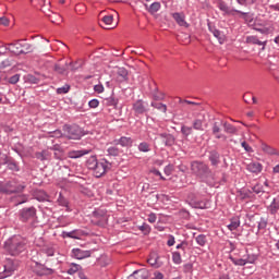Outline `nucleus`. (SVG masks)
Here are the masks:
<instances>
[{
    "instance_id": "obj_1",
    "label": "nucleus",
    "mask_w": 279,
    "mask_h": 279,
    "mask_svg": "<svg viewBox=\"0 0 279 279\" xmlns=\"http://www.w3.org/2000/svg\"><path fill=\"white\" fill-rule=\"evenodd\" d=\"M4 250L9 256H21L27 250V240L21 235H14L4 242Z\"/></svg>"
},
{
    "instance_id": "obj_2",
    "label": "nucleus",
    "mask_w": 279,
    "mask_h": 279,
    "mask_svg": "<svg viewBox=\"0 0 279 279\" xmlns=\"http://www.w3.org/2000/svg\"><path fill=\"white\" fill-rule=\"evenodd\" d=\"M112 163L106 159L97 160L96 156H92L87 160V168L94 172L95 178H101L106 175V172L110 171Z\"/></svg>"
},
{
    "instance_id": "obj_3",
    "label": "nucleus",
    "mask_w": 279,
    "mask_h": 279,
    "mask_svg": "<svg viewBox=\"0 0 279 279\" xmlns=\"http://www.w3.org/2000/svg\"><path fill=\"white\" fill-rule=\"evenodd\" d=\"M191 171L196 178L202 180V182H206L209 186H213V183L208 182V180L213 179V171L208 165L203 161H193L191 163Z\"/></svg>"
},
{
    "instance_id": "obj_4",
    "label": "nucleus",
    "mask_w": 279,
    "mask_h": 279,
    "mask_svg": "<svg viewBox=\"0 0 279 279\" xmlns=\"http://www.w3.org/2000/svg\"><path fill=\"white\" fill-rule=\"evenodd\" d=\"M24 183H20L16 179L8 181L7 183H0V193L5 195H12L14 193H23L25 191Z\"/></svg>"
},
{
    "instance_id": "obj_5",
    "label": "nucleus",
    "mask_w": 279,
    "mask_h": 279,
    "mask_svg": "<svg viewBox=\"0 0 279 279\" xmlns=\"http://www.w3.org/2000/svg\"><path fill=\"white\" fill-rule=\"evenodd\" d=\"M63 132L66 138H70L72 141H80V138L84 136V131L77 124H64Z\"/></svg>"
},
{
    "instance_id": "obj_6",
    "label": "nucleus",
    "mask_w": 279,
    "mask_h": 279,
    "mask_svg": "<svg viewBox=\"0 0 279 279\" xmlns=\"http://www.w3.org/2000/svg\"><path fill=\"white\" fill-rule=\"evenodd\" d=\"M8 49L12 53H15V56H21L23 53H29L32 51V46L25 40H20L9 44Z\"/></svg>"
},
{
    "instance_id": "obj_7",
    "label": "nucleus",
    "mask_w": 279,
    "mask_h": 279,
    "mask_svg": "<svg viewBox=\"0 0 279 279\" xmlns=\"http://www.w3.org/2000/svg\"><path fill=\"white\" fill-rule=\"evenodd\" d=\"M187 203L192 208H201L202 210L206 208V201H204V195L199 192H191L187 195Z\"/></svg>"
},
{
    "instance_id": "obj_8",
    "label": "nucleus",
    "mask_w": 279,
    "mask_h": 279,
    "mask_svg": "<svg viewBox=\"0 0 279 279\" xmlns=\"http://www.w3.org/2000/svg\"><path fill=\"white\" fill-rule=\"evenodd\" d=\"M16 269H19V260L7 259V262L3 265V270L0 271V278L1 279L10 278V276L14 275Z\"/></svg>"
},
{
    "instance_id": "obj_9",
    "label": "nucleus",
    "mask_w": 279,
    "mask_h": 279,
    "mask_svg": "<svg viewBox=\"0 0 279 279\" xmlns=\"http://www.w3.org/2000/svg\"><path fill=\"white\" fill-rule=\"evenodd\" d=\"M245 23L246 25H248V27H252V29H255V32H260V34H269V28L263 27V25L258 23V20H256L254 14L246 13Z\"/></svg>"
},
{
    "instance_id": "obj_10",
    "label": "nucleus",
    "mask_w": 279,
    "mask_h": 279,
    "mask_svg": "<svg viewBox=\"0 0 279 279\" xmlns=\"http://www.w3.org/2000/svg\"><path fill=\"white\" fill-rule=\"evenodd\" d=\"M194 120L192 122L193 130L204 132L206 130V116L204 113H193Z\"/></svg>"
},
{
    "instance_id": "obj_11",
    "label": "nucleus",
    "mask_w": 279,
    "mask_h": 279,
    "mask_svg": "<svg viewBox=\"0 0 279 279\" xmlns=\"http://www.w3.org/2000/svg\"><path fill=\"white\" fill-rule=\"evenodd\" d=\"M34 274L37 276H53L56 272L52 268H48L47 266L36 262L35 266L33 267Z\"/></svg>"
},
{
    "instance_id": "obj_12",
    "label": "nucleus",
    "mask_w": 279,
    "mask_h": 279,
    "mask_svg": "<svg viewBox=\"0 0 279 279\" xmlns=\"http://www.w3.org/2000/svg\"><path fill=\"white\" fill-rule=\"evenodd\" d=\"M248 226L251 228H258V230H265L267 228V220L260 218L259 216H248Z\"/></svg>"
},
{
    "instance_id": "obj_13",
    "label": "nucleus",
    "mask_w": 279,
    "mask_h": 279,
    "mask_svg": "<svg viewBox=\"0 0 279 279\" xmlns=\"http://www.w3.org/2000/svg\"><path fill=\"white\" fill-rule=\"evenodd\" d=\"M34 217H36V208L28 207L21 210L22 221H29V219H34Z\"/></svg>"
},
{
    "instance_id": "obj_14",
    "label": "nucleus",
    "mask_w": 279,
    "mask_h": 279,
    "mask_svg": "<svg viewBox=\"0 0 279 279\" xmlns=\"http://www.w3.org/2000/svg\"><path fill=\"white\" fill-rule=\"evenodd\" d=\"M133 111L135 112L136 117H138V114H145V112H147V102L137 100L133 104Z\"/></svg>"
},
{
    "instance_id": "obj_15",
    "label": "nucleus",
    "mask_w": 279,
    "mask_h": 279,
    "mask_svg": "<svg viewBox=\"0 0 279 279\" xmlns=\"http://www.w3.org/2000/svg\"><path fill=\"white\" fill-rule=\"evenodd\" d=\"M72 256H73V258H76L77 260H84V258H90V251L73 248Z\"/></svg>"
},
{
    "instance_id": "obj_16",
    "label": "nucleus",
    "mask_w": 279,
    "mask_h": 279,
    "mask_svg": "<svg viewBox=\"0 0 279 279\" xmlns=\"http://www.w3.org/2000/svg\"><path fill=\"white\" fill-rule=\"evenodd\" d=\"M246 169L247 171H251V173H260L263 171V165L258 161H254V159H251L248 163L246 162Z\"/></svg>"
},
{
    "instance_id": "obj_17",
    "label": "nucleus",
    "mask_w": 279,
    "mask_h": 279,
    "mask_svg": "<svg viewBox=\"0 0 279 279\" xmlns=\"http://www.w3.org/2000/svg\"><path fill=\"white\" fill-rule=\"evenodd\" d=\"M159 136L166 147H173L175 145V137L172 134L160 133Z\"/></svg>"
},
{
    "instance_id": "obj_18",
    "label": "nucleus",
    "mask_w": 279,
    "mask_h": 279,
    "mask_svg": "<svg viewBox=\"0 0 279 279\" xmlns=\"http://www.w3.org/2000/svg\"><path fill=\"white\" fill-rule=\"evenodd\" d=\"M114 17L112 15H105L102 17V24H100V27L104 29H114L117 27V24H113Z\"/></svg>"
},
{
    "instance_id": "obj_19",
    "label": "nucleus",
    "mask_w": 279,
    "mask_h": 279,
    "mask_svg": "<svg viewBox=\"0 0 279 279\" xmlns=\"http://www.w3.org/2000/svg\"><path fill=\"white\" fill-rule=\"evenodd\" d=\"M208 29L213 34V36L217 38L218 43H220V45H223V43L226 41V37L223 36V33H221V31L217 29L215 26L210 24H208Z\"/></svg>"
},
{
    "instance_id": "obj_20",
    "label": "nucleus",
    "mask_w": 279,
    "mask_h": 279,
    "mask_svg": "<svg viewBox=\"0 0 279 279\" xmlns=\"http://www.w3.org/2000/svg\"><path fill=\"white\" fill-rule=\"evenodd\" d=\"M172 17L180 27H189V23H186V15H184V13L175 12L172 14Z\"/></svg>"
},
{
    "instance_id": "obj_21",
    "label": "nucleus",
    "mask_w": 279,
    "mask_h": 279,
    "mask_svg": "<svg viewBox=\"0 0 279 279\" xmlns=\"http://www.w3.org/2000/svg\"><path fill=\"white\" fill-rule=\"evenodd\" d=\"M147 278H149V270L140 269V270H135L132 275H130L128 279H147Z\"/></svg>"
},
{
    "instance_id": "obj_22",
    "label": "nucleus",
    "mask_w": 279,
    "mask_h": 279,
    "mask_svg": "<svg viewBox=\"0 0 279 279\" xmlns=\"http://www.w3.org/2000/svg\"><path fill=\"white\" fill-rule=\"evenodd\" d=\"M114 145H121V147H132L134 140L132 137L122 136L119 140H114Z\"/></svg>"
},
{
    "instance_id": "obj_23",
    "label": "nucleus",
    "mask_w": 279,
    "mask_h": 279,
    "mask_svg": "<svg viewBox=\"0 0 279 279\" xmlns=\"http://www.w3.org/2000/svg\"><path fill=\"white\" fill-rule=\"evenodd\" d=\"M221 155L217 150H211L209 153V161L213 167H217L221 162Z\"/></svg>"
},
{
    "instance_id": "obj_24",
    "label": "nucleus",
    "mask_w": 279,
    "mask_h": 279,
    "mask_svg": "<svg viewBox=\"0 0 279 279\" xmlns=\"http://www.w3.org/2000/svg\"><path fill=\"white\" fill-rule=\"evenodd\" d=\"M262 151H264V154H267L268 156H279L278 149L265 143L262 144Z\"/></svg>"
},
{
    "instance_id": "obj_25",
    "label": "nucleus",
    "mask_w": 279,
    "mask_h": 279,
    "mask_svg": "<svg viewBox=\"0 0 279 279\" xmlns=\"http://www.w3.org/2000/svg\"><path fill=\"white\" fill-rule=\"evenodd\" d=\"M90 153V149H81V150H71L69 153V158H82V156H86Z\"/></svg>"
},
{
    "instance_id": "obj_26",
    "label": "nucleus",
    "mask_w": 279,
    "mask_h": 279,
    "mask_svg": "<svg viewBox=\"0 0 279 279\" xmlns=\"http://www.w3.org/2000/svg\"><path fill=\"white\" fill-rule=\"evenodd\" d=\"M146 10L149 14H156L161 8L160 2H153L150 5L145 4Z\"/></svg>"
},
{
    "instance_id": "obj_27",
    "label": "nucleus",
    "mask_w": 279,
    "mask_h": 279,
    "mask_svg": "<svg viewBox=\"0 0 279 279\" xmlns=\"http://www.w3.org/2000/svg\"><path fill=\"white\" fill-rule=\"evenodd\" d=\"M218 8L225 14H232V12H234V10H232L230 7H228V4L226 2H219Z\"/></svg>"
},
{
    "instance_id": "obj_28",
    "label": "nucleus",
    "mask_w": 279,
    "mask_h": 279,
    "mask_svg": "<svg viewBox=\"0 0 279 279\" xmlns=\"http://www.w3.org/2000/svg\"><path fill=\"white\" fill-rule=\"evenodd\" d=\"M35 197L38 202H49V195H47L45 191H38Z\"/></svg>"
},
{
    "instance_id": "obj_29",
    "label": "nucleus",
    "mask_w": 279,
    "mask_h": 279,
    "mask_svg": "<svg viewBox=\"0 0 279 279\" xmlns=\"http://www.w3.org/2000/svg\"><path fill=\"white\" fill-rule=\"evenodd\" d=\"M80 269H82V266L72 263L70 265V268L66 270V274H69V276H74V274H77V271H80Z\"/></svg>"
},
{
    "instance_id": "obj_30",
    "label": "nucleus",
    "mask_w": 279,
    "mask_h": 279,
    "mask_svg": "<svg viewBox=\"0 0 279 279\" xmlns=\"http://www.w3.org/2000/svg\"><path fill=\"white\" fill-rule=\"evenodd\" d=\"M246 43H252L253 45H259V47H263L265 49L266 41H260L258 38L254 36H250L246 38Z\"/></svg>"
},
{
    "instance_id": "obj_31",
    "label": "nucleus",
    "mask_w": 279,
    "mask_h": 279,
    "mask_svg": "<svg viewBox=\"0 0 279 279\" xmlns=\"http://www.w3.org/2000/svg\"><path fill=\"white\" fill-rule=\"evenodd\" d=\"M105 106H112L113 108H117V106L119 105V99L114 98V97H109L106 98L104 100Z\"/></svg>"
},
{
    "instance_id": "obj_32",
    "label": "nucleus",
    "mask_w": 279,
    "mask_h": 279,
    "mask_svg": "<svg viewBox=\"0 0 279 279\" xmlns=\"http://www.w3.org/2000/svg\"><path fill=\"white\" fill-rule=\"evenodd\" d=\"M245 151H246V158L245 160H252V158H255V151L254 148H252V146L245 144Z\"/></svg>"
},
{
    "instance_id": "obj_33",
    "label": "nucleus",
    "mask_w": 279,
    "mask_h": 279,
    "mask_svg": "<svg viewBox=\"0 0 279 279\" xmlns=\"http://www.w3.org/2000/svg\"><path fill=\"white\" fill-rule=\"evenodd\" d=\"M137 149L138 151H142L144 154H147V151H151V147L147 142L140 143V145L137 146Z\"/></svg>"
},
{
    "instance_id": "obj_34",
    "label": "nucleus",
    "mask_w": 279,
    "mask_h": 279,
    "mask_svg": "<svg viewBox=\"0 0 279 279\" xmlns=\"http://www.w3.org/2000/svg\"><path fill=\"white\" fill-rule=\"evenodd\" d=\"M43 12L46 14V16L49 17L51 23H60V21H62V17L58 14H54V17L51 15V11H48L49 13H47L45 10H43Z\"/></svg>"
},
{
    "instance_id": "obj_35",
    "label": "nucleus",
    "mask_w": 279,
    "mask_h": 279,
    "mask_svg": "<svg viewBox=\"0 0 279 279\" xmlns=\"http://www.w3.org/2000/svg\"><path fill=\"white\" fill-rule=\"evenodd\" d=\"M107 154L108 156H119L121 154V149H119V147L117 146H111L107 149Z\"/></svg>"
},
{
    "instance_id": "obj_36",
    "label": "nucleus",
    "mask_w": 279,
    "mask_h": 279,
    "mask_svg": "<svg viewBox=\"0 0 279 279\" xmlns=\"http://www.w3.org/2000/svg\"><path fill=\"white\" fill-rule=\"evenodd\" d=\"M246 254H247V257H246V260H245L246 265H247V263L250 265H253V263L256 262V254L255 253H250V248H246Z\"/></svg>"
},
{
    "instance_id": "obj_37",
    "label": "nucleus",
    "mask_w": 279,
    "mask_h": 279,
    "mask_svg": "<svg viewBox=\"0 0 279 279\" xmlns=\"http://www.w3.org/2000/svg\"><path fill=\"white\" fill-rule=\"evenodd\" d=\"M7 166H8V169H9L10 171H15V172L21 171V168L19 167V163H16V161H14V160H10V161L7 163Z\"/></svg>"
},
{
    "instance_id": "obj_38",
    "label": "nucleus",
    "mask_w": 279,
    "mask_h": 279,
    "mask_svg": "<svg viewBox=\"0 0 279 279\" xmlns=\"http://www.w3.org/2000/svg\"><path fill=\"white\" fill-rule=\"evenodd\" d=\"M222 125L225 128V132H227V134H234L236 132V128H234L232 124L227 123V122H222Z\"/></svg>"
},
{
    "instance_id": "obj_39",
    "label": "nucleus",
    "mask_w": 279,
    "mask_h": 279,
    "mask_svg": "<svg viewBox=\"0 0 279 279\" xmlns=\"http://www.w3.org/2000/svg\"><path fill=\"white\" fill-rule=\"evenodd\" d=\"M63 236L68 239H80V231L74 230L70 232H63Z\"/></svg>"
},
{
    "instance_id": "obj_40",
    "label": "nucleus",
    "mask_w": 279,
    "mask_h": 279,
    "mask_svg": "<svg viewBox=\"0 0 279 279\" xmlns=\"http://www.w3.org/2000/svg\"><path fill=\"white\" fill-rule=\"evenodd\" d=\"M172 262L174 265H181L182 264V255L180 252H173L172 253Z\"/></svg>"
},
{
    "instance_id": "obj_41",
    "label": "nucleus",
    "mask_w": 279,
    "mask_h": 279,
    "mask_svg": "<svg viewBox=\"0 0 279 279\" xmlns=\"http://www.w3.org/2000/svg\"><path fill=\"white\" fill-rule=\"evenodd\" d=\"M69 90H71V85L65 84L62 87L57 88V95H66V93H69Z\"/></svg>"
},
{
    "instance_id": "obj_42",
    "label": "nucleus",
    "mask_w": 279,
    "mask_h": 279,
    "mask_svg": "<svg viewBox=\"0 0 279 279\" xmlns=\"http://www.w3.org/2000/svg\"><path fill=\"white\" fill-rule=\"evenodd\" d=\"M195 241L197 243V245H199L201 247H204V245H206L207 240H206V235L204 234H199L195 238Z\"/></svg>"
},
{
    "instance_id": "obj_43",
    "label": "nucleus",
    "mask_w": 279,
    "mask_h": 279,
    "mask_svg": "<svg viewBox=\"0 0 279 279\" xmlns=\"http://www.w3.org/2000/svg\"><path fill=\"white\" fill-rule=\"evenodd\" d=\"M181 134H183V136H191V134H193V126H181Z\"/></svg>"
},
{
    "instance_id": "obj_44",
    "label": "nucleus",
    "mask_w": 279,
    "mask_h": 279,
    "mask_svg": "<svg viewBox=\"0 0 279 279\" xmlns=\"http://www.w3.org/2000/svg\"><path fill=\"white\" fill-rule=\"evenodd\" d=\"M49 153L47 150H43L40 153H36V159L45 161L48 159Z\"/></svg>"
},
{
    "instance_id": "obj_45",
    "label": "nucleus",
    "mask_w": 279,
    "mask_h": 279,
    "mask_svg": "<svg viewBox=\"0 0 279 279\" xmlns=\"http://www.w3.org/2000/svg\"><path fill=\"white\" fill-rule=\"evenodd\" d=\"M147 263L150 267H155V269H158V267H160V264H158V257H149Z\"/></svg>"
},
{
    "instance_id": "obj_46",
    "label": "nucleus",
    "mask_w": 279,
    "mask_h": 279,
    "mask_svg": "<svg viewBox=\"0 0 279 279\" xmlns=\"http://www.w3.org/2000/svg\"><path fill=\"white\" fill-rule=\"evenodd\" d=\"M25 80L28 84H38V82H40V80H38V77L32 75V74H27L25 76Z\"/></svg>"
},
{
    "instance_id": "obj_47",
    "label": "nucleus",
    "mask_w": 279,
    "mask_h": 279,
    "mask_svg": "<svg viewBox=\"0 0 279 279\" xmlns=\"http://www.w3.org/2000/svg\"><path fill=\"white\" fill-rule=\"evenodd\" d=\"M106 210L105 209H98L94 211V217H96V219H106Z\"/></svg>"
},
{
    "instance_id": "obj_48",
    "label": "nucleus",
    "mask_w": 279,
    "mask_h": 279,
    "mask_svg": "<svg viewBox=\"0 0 279 279\" xmlns=\"http://www.w3.org/2000/svg\"><path fill=\"white\" fill-rule=\"evenodd\" d=\"M151 106L157 110H161V112H167V105H163L162 102H151Z\"/></svg>"
},
{
    "instance_id": "obj_49",
    "label": "nucleus",
    "mask_w": 279,
    "mask_h": 279,
    "mask_svg": "<svg viewBox=\"0 0 279 279\" xmlns=\"http://www.w3.org/2000/svg\"><path fill=\"white\" fill-rule=\"evenodd\" d=\"M221 125H223V122H215L213 125V134H219L221 132Z\"/></svg>"
},
{
    "instance_id": "obj_50",
    "label": "nucleus",
    "mask_w": 279,
    "mask_h": 279,
    "mask_svg": "<svg viewBox=\"0 0 279 279\" xmlns=\"http://www.w3.org/2000/svg\"><path fill=\"white\" fill-rule=\"evenodd\" d=\"M138 230H141V232H143L144 234H149L151 232V227L147 223H143L138 227Z\"/></svg>"
},
{
    "instance_id": "obj_51",
    "label": "nucleus",
    "mask_w": 279,
    "mask_h": 279,
    "mask_svg": "<svg viewBox=\"0 0 279 279\" xmlns=\"http://www.w3.org/2000/svg\"><path fill=\"white\" fill-rule=\"evenodd\" d=\"M278 208H279V204L276 203V199H274L269 207L271 215H276V213H278Z\"/></svg>"
},
{
    "instance_id": "obj_52",
    "label": "nucleus",
    "mask_w": 279,
    "mask_h": 279,
    "mask_svg": "<svg viewBox=\"0 0 279 279\" xmlns=\"http://www.w3.org/2000/svg\"><path fill=\"white\" fill-rule=\"evenodd\" d=\"M118 75L122 78V80H128V70L125 68H120L118 69Z\"/></svg>"
},
{
    "instance_id": "obj_53",
    "label": "nucleus",
    "mask_w": 279,
    "mask_h": 279,
    "mask_svg": "<svg viewBox=\"0 0 279 279\" xmlns=\"http://www.w3.org/2000/svg\"><path fill=\"white\" fill-rule=\"evenodd\" d=\"M165 175H171L173 173V165H168L163 169Z\"/></svg>"
},
{
    "instance_id": "obj_54",
    "label": "nucleus",
    "mask_w": 279,
    "mask_h": 279,
    "mask_svg": "<svg viewBox=\"0 0 279 279\" xmlns=\"http://www.w3.org/2000/svg\"><path fill=\"white\" fill-rule=\"evenodd\" d=\"M19 80H21V75L14 74L9 78V84H19Z\"/></svg>"
},
{
    "instance_id": "obj_55",
    "label": "nucleus",
    "mask_w": 279,
    "mask_h": 279,
    "mask_svg": "<svg viewBox=\"0 0 279 279\" xmlns=\"http://www.w3.org/2000/svg\"><path fill=\"white\" fill-rule=\"evenodd\" d=\"M44 254H46L47 256H54L56 250H53V247H45Z\"/></svg>"
},
{
    "instance_id": "obj_56",
    "label": "nucleus",
    "mask_w": 279,
    "mask_h": 279,
    "mask_svg": "<svg viewBox=\"0 0 279 279\" xmlns=\"http://www.w3.org/2000/svg\"><path fill=\"white\" fill-rule=\"evenodd\" d=\"M10 162L8 155L0 153V165H8Z\"/></svg>"
},
{
    "instance_id": "obj_57",
    "label": "nucleus",
    "mask_w": 279,
    "mask_h": 279,
    "mask_svg": "<svg viewBox=\"0 0 279 279\" xmlns=\"http://www.w3.org/2000/svg\"><path fill=\"white\" fill-rule=\"evenodd\" d=\"M167 245H168V247H173V245H175V236L169 235L168 241H167Z\"/></svg>"
},
{
    "instance_id": "obj_58",
    "label": "nucleus",
    "mask_w": 279,
    "mask_h": 279,
    "mask_svg": "<svg viewBox=\"0 0 279 279\" xmlns=\"http://www.w3.org/2000/svg\"><path fill=\"white\" fill-rule=\"evenodd\" d=\"M28 199H29V197L27 195L20 196L16 206H19L21 204H25Z\"/></svg>"
},
{
    "instance_id": "obj_59",
    "label": "nucleus",
    "mask_w": 279,
    "mask_h": 279,
    "mask_svg": "<svg viewBox=\"0 0 279 279\" xmlns=\"http://www.w3.org/2000/svg\"><path fill=\"white\" fill-rule=\"evenodd\" d=\"M94 90H95V93H98V95H101V93H104V90H105L104 85H101V84L95 85Z\"/></svg>"
},
{
    "instance_id": "obj_60",
    "label": "nucleus",
    "mask_w": 279,
    "mask_h": 279,
    "mask_svg": "<svg viewBox=\"0 0 279 279\" xmlns=\"http://www.w3.org/2000/svg\"><path fill=\"white\" fill-rule=\"evenodd\" d=\"M157 219H158V217L156 216V214L150 213V214L148 215L147 221H149V223H156V220H157Z\"/></svg>"
},
{
    "instance_id": "obj_61",
    "label": "nucleus",
    "mask_w": 279,
    "mask_h": 279,
    "mask_svg": "<svg viewBox=\"0 0 279 279\" xmlns=\"http://www.w3.org/2000/svg\"><path fill=\"white\" fill-rule=\"evenodd\" d=\"M89 108H98L99 107V100L98 99H92L88 102Z\"/></svg>"
},
{
    "instance_id": "obj_62",
    "label": "nucleus",
    "mask_w": 279,
    "mask_h": 279,
    "mask_svg": "<svg viewBox=\"0 0 279 279\" xmlns=\"http://www.w3.org/2000/svg\"><path fill=\"white\" fill-rule=\"evenodd\" d=\"M0 25L8 27V25H10V19H8L5 16L0 17Z\"/></svg>"
},
{
    "instance_id": "obj_63",
    "label": "nucleus",
    "mask_w": 279,
    "mask_h": 279,
    "mask_svg": "<svg viewBox=\"0 0 279 279\" xmlns=\"http://www.w3.org/2000/svg\"><path fill=\"white\" fill-rule=\"evenodd\" d=\"M12 63H10V60H4L0 63V69H8V66H11Z\"/></svg>"
},
{
    "instance_id": "obj_64",
    "label": "nucleus",
    "mask_w": 279,
    "mask_h": 279,
    "mask_svg": "<svg viewBox=\"0 0 279 279\" xmlns=\"http://www.w3.org/2000/svg\"><path fill=\"white\" fill-rule=\"evenodd\" d=\"M58 202L60 206H66V199H64V197L62 196V193L59 194Z\"/></svg>"
}]
</instances>
